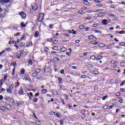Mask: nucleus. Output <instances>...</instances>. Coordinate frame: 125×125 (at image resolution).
<instances>
[{"label": "nucleus", "instance_id": "obj_58", "mask_svg": "<svg viewBox=\"0 0 125 125\" xmlns=\"http://www.w3.org/2000/svg\"><path fill=\"white\" fill-rule=\"evenodd\" d=\"M119 103H124V99H121L119 101Z\"/></svg>", "mask_w": 125, "mask_h": 125}, {"label": "nucleus", "instance_id": "obj_46", "mask_svg": "<svg viewBox=\"0 0 125 125\" xmlns=\"http://www.w3.org/2000/svg\"><path fill=\"white\" fill-rule=\"evenodd\" d=\"M93 74H94V75H98V71L95 70L93 71Z\"/></svg>", "mask_w": 125, "mask_h": 125}, {"label": "nucleus", "instance_id": "obj_8", "mask_svg": "<svg viewBox=\"0 0 125 125\" xmlns=\"http://www.w3.org/2000/svg\"><path fill=\"white\" fill-rule=\"evenodd\" d=\"M20 95H24V91H23V88L21 87L19 90Z\"/></svg>", "mask_w": 125, "mask_h": 125}, {"label": "nucleus", "instance_id": "obj_41", "mask_svg": "<svg viewBox=\"0 0 125 125\" xmlns=\"http://www.w3.org/2000/svg\"><path fill=\"white\" fill-rule=\"evenodd\" d=\"M119 45H120V46H124L125 45V43L124 42H120L119 43Z\"/></svg>", "mask_w": 125, "mask_h": 125}, {"label": "nucleus", "instance_id": "obj_32", "mask_svg": "<svg viewBox=\"0 0 125 125\" xmlns=\"http://www.w3.org/2000/svg\"><path fill=\"white\" fill-rule=\"evenodd\" d=\"M52 49H53V50L57 51V50H58V47L56 46H55L52 47Z\"/></svg>", "mask_w": 125, "mask_h": 125}, {"label": "nucleus", "instance_id": "obj_30", "mask_svg": "<svg viewBox=\"0 0 125 125\" xmlns=\"http://www.w3.org/2000/svg\"><path fill=\"white\" fill-rule=\"evenodd\" d=\"M58 82H59V83L60 84V83H62V78H60V77H59L58 78Z\"/></svg>", "mask_w": 125, "mask_h": 125}, {"label": "nucleus", "instance_id": "obj_43", "mask_svg": "<svg viewBox=\"0 0 125 125\" xmlns=\"http://www.w3.org/2000/svg\"><path fill=\"white\" fill-rule=\"evenodd\" d=\"M13 43H15V44H16V42H14V41H9V44H12Z\"/></svg>", "mask_w": 125, "mask_h": 125}, {"label": "nucleus", "instance_id": "obj_21", "mask_svg": "<svg viewBox=\"0 0 125 125\" xmlns=\"http://www.w3.org/2000/svg\"><path fill=\"white\" fill-rule=\"evenodd\" d=\"M27 95H28V96H29V99H32L31 97H33V93L32 92H30L29 93H28Z\"/></svg>", "mask_w": 125, "mask_h": 125}, {"label": "nucleus", "instance_id": "obj_45", "mask_svg": "<svg viewBox=\"0 0 125 125\" xmlns=\"http://www.w3.org/2000/svg\"><path fill=\"white\" fill-rule=\"evenodd\" d=\"M28 64L29 65H32L33 64V61H32V60H29L28 61Z\"/></svg>", "mask_w": 125, "mask_h": 125}, {"label": "nucleus", "instance_id": "obj_15", "mask_svg": "<svg viewBox=\"0 0 125 125\" xmlns=\"http://www.w3.org/2000/svg\"><path fill=\"white\" fill-rule=\"evenodd\" d=\"M66 51H67V48L66 47H62L60 50L61 52H65Z\"/></svg>", "mask_w": 125, "mask_h": 125}, {"label": "nucleus", "instance_id": "obj_19", "mask_svg": "<svg viewBox=\"0 0 125 125\" xmlns=\"http://www.w3.org/2000/svg\"><path fill=\"white\" fill-rule=\"evenodd\" d=\"M24 81H31V78H30V77H25L24 79Z\"/></svg>", "mask_w": 125, "mask_h": 125}, {"label": "nucleus", "instance_id": "obj_60", "mask_svg": "<svg viewBox=\"0 0 125 125\" xmlns=\"http://www.w3.org/2000/svg\"><path fill=\"white\" fill-rule=\"evenodd\" d=\"M101 11H103V10L102 9L97 10L96 11H94V12H100Z\"/></svg>", "mask_w": 125, "mask_h": 125}, {"label": "nucleus", "instance_id": "obj_57", "mask_svg": "<svg viewBox=\"0 0 125 125\" xmlns=\"http://www.w3.org/2000/svg\"><path fill=\"white\" fill-rule=\"evenodd\" d=\"M78 13L79 14H83V11L82 10H80L78 11Z\"/></svg>", "mask_w": 125, "mask_h": 125}, {"label": "nucleus", "instance_id": "obj_12", "mask_svg": "<svg viewBox=\"0 0 125 125\" xmlns=\"http://www.w3.org/2000/svg\"><path fill=\"white\" fill-rule=\"evenodd\" d=\"M51 70L49 67H45L44 69V72L45 73H49V72H50Z\"/></svg>", "mask_w": 125, "mask_h": 125}, {"label": "nucleus", "instance_id": "obj_27", "mask_svg": "<svg viewBox=\"0 0 125 125\" xmlns=\"http://www.w3.org/2000/svg\"><path fill=\"white\" fill-rule=\"evenodd\" d=\"M25 73V69H24V68H22L21 70V74L20 76H21V75H24Z\"/></svg>", "mask_w": 125, "mask_h": 125}, {"label": "nucleus", "instance_id": "obj_55", "mask_svg": "<svg viewBox=\"0 0 125 125\" xmlns=\"http://www.w3.org/2000/svg\"><path fill=\"white\" fill-rule=\"evenodd\" d=\"M51 53V54H53L54 55H56V54L57 53L56 52H55V51H52Z\"/></svg>", "mask_w": 125, "mask_h": 125}, {"label": "nucleus", "instance_id": "obj_11", "mask_svg": "<svg viewBox=\"0 0 125 125\" xmlns=\"http://www.w3.org/2000/svg\"><path fill=\"white\" fill-rule=\"evenodd\" d=\"M90 43L91 44H93L94 45H96L98 44V42H96V41H91L90 42Z\"/></svg>", "mask_w": 125, "mask_h": 125}, {"label": "nucleus", "instance_id": "obj_28", "mask_svg": "<svg viewBox=\"0 0 125 125\" xmlns=\"http://www.w3.org/2000/svg\"><path fill=\"white\" fill-rule=\"evenodd\" d=\"M101 59H102V56H99L97 58H96V60L97 61H99Z\"/></svg>", "mask_w": 125, "mask_h": 125}, {"label": "nucleus", "instance_id": "obj_40", "mask_svg": "<svg viewBox=\"0 0 125 125\" xmlns=\"http://www.w3.org/2000/svg\"><path fill=\"white\" fill-rule=\"evenodd\" d=\"M5 50L6 51H7L8 52H10V51H11V50H12V49L10 48H6Z\"/></svg>", "mask_w": 125, "mask_h": 125}, {"label": "nucleus", "instance_id": "obj_64", "mask_svg": "<svg viewBox=\"0 0 125 125\" xmlns=\"http://www.w3.org/2000/svg\"><path fill=\"white\" fill-rule=\"evenodd\" d=\"M33 101H34V102H38V98H34V99H33Z\"/></svg>", "mask_w": 125, "mask_h": 125}, {"label": "nucleus", "instance_id": "obj_6", "mask_svg": "<svg viewBox=\"0 0 125 125\" xmlns=\"http://www.w3.org/2000/svg\"><path fill=\"white\" fill-rule=\"evenodd\" d=\"M88 40H97V38L95 36L91 35L88 36Z\"/></svg>", "mask_w": 125, "mask_h": 125}, {"label": "nucleus", "instance_id": "obj_44", "mask_svg": "<svg viewBox=\"0 0 125 125\" xmlns=\"http://www.w3.org/2000/svg\"><path fill=\"white\" fill-rule=\"evenodd\" d=\"M108 97V96H104L102 98V100L104 101V100H106V99H107V98Z\"/></svg>", "mask_w": 125, "mask_h": 125}, {"label": "nucleus", "instance_id": "obj_14", "mask_svg": "<svg viewBox=\"0 0 125 125\" xmlns=\"http://www.w3.org/2000/svg\"><path fill=\"white\" fill-rule=\"evenodd\" d=\"M0 110H1L2 112H5V110H6V108H5V107L3 106H0Z\"/></svg>", "mask_w": 125, "mask_h": 125}, {"label": "nucleus", "instance_id": "obj_16", "mask_svg": "<svg viewBox=\"0 0 125 125\" xmlns=\"http://www.w3.org/2000/svg\"><path fill=\"white\" fill-rule=\"evenodd\" d=\"M33 45V43L32 42H29L27 43L26 47H31Z\"/></svg>", "mask_w": 125, "mask_h": 125}, {"label": "nucleus", "instance_id": "obj_49", "mask_svg": "<svg viewBox=\"0 0 125 125\" xmlns=\"http://www.w3.org/2000/svg\"><path fill=\"white\" fill-rule=\"evenodd\" d=\"M20 35H21V33H17L14 34L15 37H17V36H20Z\"/></svg>", "mask_w": 125, "mask_h": 125}, {"label": "nucleus", "instance_id": "obj_61", "mask_svg": "<svg viewBox=\"0 0 125 125\" xmlns=\"http://www.w3.org/2000/svg\"><path fill=\"white\" fill-rule=\"evenodd\" d=\"M15 74V67L14 68V69H13L12 75H13V76H14Z\"/></svg>", "mask_w": 125, "mask_h": 125}, {"label": "nucleus", "instance_id": "obj_51", "mask_svg": "<svg viewBox=\"0 0 125 125\" xmlns=\"http://www.w3.org/2000/svg\"><path fill=\"white\" fill-rule=\"evenodd\" d=\"M16 56H17V58H20V57H21V53H19V54L17 53Z\"/></svg>", "mask_w": 125, "mask_h": 125}, {"label": "nucleus", "instance_id": "obj_4", "mask_svg": "<svg viewBox=\"0 0 125 125\" xmlns=\"http://www.w3.org/2000/svg\"><path fill=\"white\" fill-rule=\"evenodd\" d=\"M19 14L21 17V18L22 19H25L27 16L26 15V14L25 13H24L23 12L19 13Z\"/></svg>", "mask_w": 125, "mask_h": 125}, {"label": "nucleus", "instance_id": "obj_54", "mask_svg": "<svg viewBox=\"0 0 125 125\" xmlns=\"http://www.w3.org/2000/svg\"><path fill=\"white\" fill-rule=\"evenodd\" d=\"M56 116H57V118H62V116H61L60 115V114H59V113H57L56 114Z\"/></svg>", "mask_w": 125, "mask_h": 125}, {"label": "nucleus", "instance_id": "obj_5", "mask_svg": "<svg viewBox=\"0 0 125 125\" xmlns=\"http://www.w3.org/2000/svg\"><path fill=\"white\" fill-rule=\"evenodd\" d=\"M106 15V12H104L98 14V17H103Z\"/></svg>", "mask_w": 125, "mask_h": 125}, {"label": "nucleus", "instance_id": "obj_48", "mask_svg": "<svg viewBox=\"0 0 125 125\" xmlns=\"http://www.w3.org/2000/svg\"><path fill=\"white\" fill-rule=\"evenodd\" d=\"M19 85H20V83L18 82L17 84L15 85V87L17 88Z\"/></svg>", "mask_w": 125, "mask_h": 125}, {"label": "nucleus", "instance_id": "obj_50", "mask_svg": "<svg viewBox=\"0 0 125 125\" xmlns=\"http://www.w3.org/2000/svg\"><path fill=\"white\" fill-rule=\"evenodd\" d=\"M93 27L94 28H96L97 27H98V23H95L93 25Z\"/></svg>", "mask_w": 125, "mask_h": 125}, {"label": "nucleus", "instance_id": "obj_33", "mask_svg": "<svg viewBox=\"0 0 125 125\" xmlns=\"http://www.w3.org/2000/svg\"><path fill=\"white\" fill-rule=\"evenodd\" d=\"M111 64H118L119 63V62H116L115 61H112L110 62Z\"/></svg>", "mask_w": 125, "mask_h": 125}, {"label": "nucleus", "instance_id": "obj_39", "mask_svg": "<svg viewBox=\"0 0 125 125\" xmlns=\"http://www.w3.org/2000/svg\"><path fill=\"white\" fill-rule=\"evenodd\" d=\"M3 84V79H1V80H0V86H2Z\"/></svg>", "mask_w": 125, "mask_h": 125}, {"label": "nucleus", "instance_id": "obj_47", "mask_svg": "<svg viewBox=\"0 0 125 125\" xmlns=\"http://www.w3.org/2000/svg\"><path fill=\"white\" fill-rule=\"evenodd\" d=\"M84 26H83V25H81L80 26H79V28L81 29H84Z\"/></svg>", "mask_w": 125, "mask_h": 125}, {"label": "nucleus", "instance_id": "obj_17", "mask_svg": "<svg viewBox=\"0 0 125 125\" xmlns=\"http://www.w3.org/2000/svg\"><path fill=\"white\" fill-rule=\"evenodd\" d=\"M46 92H47V90L45 89H43L42 91H41V93L42 94H45V93H46Z\"/></svg>", "mask_w": 125, "mask_h": 125}, {"label": "nucleus", "instance_id": "obj_3", "mask_svg": "<svg viewBox=\"0 0 125 125\" xmlns=\"http://www.w3.org/2000/svg\"><path fill=\"white\" fill-rule=\"evenodd\" d=\"M5 100H6V101H8L9 102H11V103H14V99L9 97H6L5 98Z\"/></svg>", "mask_w": 125, "mask_h": 125}, {"label": "nucleus", "instance_id": "obj_13", "mask_svg": "<svg viewBox=\"0 0 125 125\" xmlns=\"http://www.w3.org/2000/svg\"><path fill=\"white\" fill-rule=\"evenodd\" d=\"M99 47L101 48H103V47H105V46H106V44H105V43H101L99 44Z\"/></svg>", "mask_w": 125, "mask_h": 125}, {"label": "nucleus", "instance_id": "obj_34", "mask_svg": "<svg viewBox=\"0 0 125 125\" xmlns=\"http://www.w3.org/2000/svg\"><path fill=\"white\" fill-rule=\"evenodd\" d=\"M53 61H54V62H58V61H59V59L55 58L53 59Z\"/></svg>", "mask_w": 125, "mask_h": 125}, {"label": "nucleus", "instance_id": "obj_29", "mask_svg": "<svg viewBox=\"0 0 125 125\" xmlns=\"http://www.w3.org/2000/svg\"><path fill=\"white\" fill-rule=\"evenodd\" d=\"M6 108L7 110H9L10 109H11V106L9 104H6Z\"/></svg>", "mask_w": 125, "mask_h": 125}, {"label": "nucleus", "instance_id": "obj_25", "mask_svg": "<svg viewBox=\"0 0 125 125\" xmlns=\"http://www.w3.org/2000/svg\"><path fill=\"white\" fill-rule=\"evenodd\" d=\"M7 93H12V89H9V88L7 89Z\"/></svg>", "mask_w": 125, "mask_h": 125}, {"label": "nucleus", "instance_id": "obj_52", "mask_svg": "<svg viewBox=\"0 0 125 125\" xmlns=\"http://www.w3.org/2000/svg\"><path fill=\"white\" fill-rule=\"evenodd\" d=\"M94 2L97 3H100L101 2V1L99 0H94Z\"/></svg>", "mask_w": 125, "mask_h": 125}, {"label": "nucleus", "instance_id": "obj_7", "mask_svg": "<svg viewBox=\"0 0 125 125\" xmlns=\"http://www.w3.org/2000/svg\"><path fill=\"white\" fill-rule=\"evenodd\" d=\"M32 7L33 10H37V9H38V5H37V4H33Z\"/></svg>", "mask_w": 125, "mask_h": 125}, {"label": "nucleus", "instance_id": "obj_31", "mask_svg": "<svg viewBox=\"0 0 125 125\" xmlns=\"http://www.w3.org/2000/svg\"><path fill=\"white\" fill-rule=\"evenodd\" d=\"M84 20L86 21V20H91V17H86L84 18Z\"/></svg>", "mask_w": 125, "mask_h": 125}, {"label": "nucleus", "instance_id": "obj_24", "mask_svg": "<svg viewBox=\"0 0 125 125\" xmlns=\"http://www.w3.org/2000/svg\"><path fill=\"white\" fill-rule=\"evenodd\" d=\"M39 35H40V33H39V32L36 31L35 35H34L35 38H38L39 37Z\"/></svg>", "mask_w": 125, "mask_h": 125}, {"label": "nucleus", "instance_id": "obj_1", "mask_svg": "<svg viewBox=\"0 0 125 125\" xmlns=\"http://www.w3.org/2000/svg\"><path fill=\"white\" fill-rule=\"evenodd\" d=\"M44 17V14L43 13L40 14L37 20L38 22H42Z\"/></svg>", "mask_w": 125, "mask_h": 125}, {"label": "nucleus", "instance_id": "obj_62", "mask_svg": "<svg viewBox=\"0 0 125 125\" xmlns=\"http://www.w3.org/2000/svg\"><path fill=\"white\" fill-rule=\"evenodd\" d=\"M47 41L49 42H52V39H51V38L48 39H47Z\"/></svg>", "mask_w": 125, "mask_h": 125}, {"label": "nucleus", "instance_id": "obj_20", "mask_svg": "<svg viewBox=\"0 0 125 125\" xmlns=\"http://www.w3.org/2000/svg\"><path fill=\"white\" fill-rule=\"evenodd\" d=\"M112 44H108L107 45H106V49H112Z\"/></svg>", "mask_w": 125, "mask_h": 125}, {"label": "nucleus", "instance_id": "obj_56", "mask_svg": "<svg viewBox=\"0 0 125 125\" xmlns=\"http://www.w3.org/2000/svg\"><path fill=\"white\" fill-rule=\"evenodd\" d=\"M121 67H124V66H125V62H121Z\"/></svg>", "mask_w": 125, "mask_h": 125}, {"label": "nucleus", "instance_id": "obj_36", "mask_svg": "<svg viewBox=\"0 0 125 125\" xmlns=\"http://www.w3.org/2000/svg\"><path fill=\"white\" fill-rule=\"evenodd\" d=\"M14 87V84H11L10 85V86H9V88L10 89H13V88Z\"/></svg>", "mask_w": 125, "mask_h": 125}, {"label": "nucleus", "instance_id": "obj_63", "mask_svg": "<svg viewBox=\"0 0 125 125\" xmlns=\"http://www.w3.org/2000/svg\"><path fill=\"white\" fill-rule=\"evenodd\" d=\"M125 81H123L120 84L121 86H122V85H125Z\"/></svg>", "mask_w": 125, "mask_h": 125}, {"label": "nucleus", "instance_id": "obj_10", "mask_svg": "<svg viewBox=\"0 0 125 125\" xmlns=\"http://www.w3.org/2000/svg\"><path fill=\"white\" fill-rule=\"evenodd\" d=\"M69 34H73V35H77V32L75 31L74 29L72 30H68Z\"/></svg>", "mask_w": 125, "mask_h": 125}, {"label": "nucleus", "instance_id": "obj_18", "mask_svg": "<svg viewBox=\"0 0 125 125\" xmlns=\"http://www.w3.org/2000/svg\"><path fill=\"white\" fill-rule=\"evenodd\" d=\"M103 109L104 110H107V109H109V105L107 104L104 105V106H103Z\"/></svg>", "mask_w": 125, "mask_h": 125}, {"label": "nucleus", "instance_id": "obj_38", "mask_svg": "<svg viewBox=\"0 0 125 125\" xmlns=\"http://www.w3.org/2000/svg\"><path fill=\"white\" fill-rule=\"evenodd\" d=\"M52 93L54 95H58V92H57V91H54Z\"/></svg>", "mask_w": 125, "mask_h": 125}, {"label": "nucleus", "instance_id": "obj_35", "mask_svg": "<svg viewBox=\"0 0 125 125\" xmlns=\"http://www.w3.org/2000/svg\"><path fill=\"white\" fill-rule=\"evenodd\" d=\"M7 75H4V78H3V83L4 82H5V81H6L7 79Z\"/></svg>", "mask_w": 125, "mask_h": 125}, {"label": "nucleus", "instance_id": "obj_9", "mask_svg": "<svg viewBox=\"0 0 125 125\" xmlns=\"http://www.w3.org/2000/svg\"><path fill=\"white\" fill-rule=\"evenodd\" d=\"M10 0H1L0 1V2L2 3V4H4V3H8L9 2Z\"/></svg>", "mask_w": 125, "mask_h": 125}, {"label": "nucleus", "instance_id": "obj_59", "mask_svg": "<svg viewBox=\"0 0 125 125\" xmlns=\"http://www.w3.org/2000/svg\"><path fill=\"white\" fill-rule=\"evenodd\" d=\"M114 106H115V105L114 104H112V105L109 106V110H111V109H113V108H114Z\"/></svg>", "mask_w": 125, "mask_h": 125}, {"label": "nucleus", "instance_id": "obj_23", "mask_svg": "<svg viewBox=\"0 0 125 125\" xmlns=\"http://www.w3.org/2000/svg\"><path fill=\"white\" fill-rule=\"evenodd\" d=\"M21 27H22V28H25V27L27 26V23H26L25 24H24V22H21Z\"/></svg>", "mask_w": 125, "mask_h": 125}, {"label": "nucleus", "instance_id": "obj_37", "mask_svg": "<svg viewBox=\"0 0 125 125\" xmlns=\"http://www.w3.org/2000/svg\"><path fill=\"white\" fill-rule=\"evenodd\" d=\"M11 65H12V66H13V67H14V68H15V67H16V62H13L11 63Z\"/></svg>", "mask_w": 125, "mask_h": 125}, {"label": "nucleus", "instance_id": "obj_2", "mask_svg": "<svg viewBox=\"0 0 125 125\" xmlns=\"http://www.w3.org/2000/svg\"><path fill=\"white\" fill-rule=\"evenodd\" d=\"M110 22H111V20H108L104 19L102 21V23L104 25V26H106V25H108Z\"/></svg>", "mask_w": 125, "mask_h": 125}, {"label": "nucleus", "instance_id": "obj_53", "mask_svg": "<svg viewBox=\"0 0 125 125\" xmlns=\"http://www.w3.org/2000/svg\"><path fill=\"white\" fill-rule=\"evenodd\" d=\"M50 115L51 116H54L55 115V112L52 111L50 112Z\"/></svg>", "mask_w": 125, "mask_h": 125}, {"label": "nucleus", "instance_id": "obj_26", "mask_svg": "<svg viewBox=\"0 0 125 125\" xmlns=\"http://www.w3.org/2000/svg\"><path fill=\"white\" fill-rule=\"evenodd\" d=\"M90 59H92V60H96V57H95V55H92L90 57Z\"/></svg>", "mask_w": 125, "mask_h": 125}, {"label": "nucleus", "instance_id": "obj_42", "mask_svg": "<svg viewBox=\"0 0 125 125\" xmlns=\"http://www.w3.org/2000/svg\"><path fill=\"white\" fill-rule=\"evenodd\" d=\"M53 43H54V44H57V43H58V40H54L53 41Z\"/></svg>", "mask_w": 125, "mask_h": 125}, {"label": "nucleus", "instance_id": "obj_22", "mask_svg": "<svg viewBox=\"0 0 125 125\" xmlns=\"http://www.w3.org/2000/svg\"><path fill=\"white\" fill-rule=\"evenodd\" d=\"M37 76H38V73L36 72L32 73V77H33V78H36V77H37Z\"/></svg>", "mask_w": 125, "mask_h": 125}]
</instances>
